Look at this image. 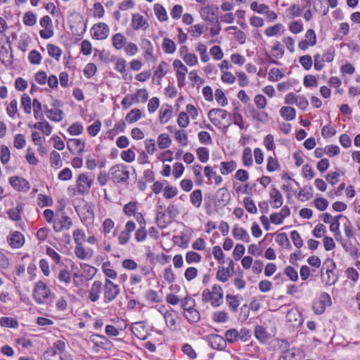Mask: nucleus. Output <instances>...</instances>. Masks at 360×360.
<instances>
[{"instance_id":"nucleus-27","label":"nucleus","mask_w":360,"mask_h":360,"mask_svg":"<svg viewBox=\"0 0 360 360\" xmlns=\"http://www.w3.org/2000/svg\"><path fill=\"white\" fill-rule=\"evenodd\" d=\"M184 316L188 320V321L191 323H197L200 319V314L199 311L195 308L186 310L184 312Z\"/></svg>"},{"instance_id":"nucleus-60","label":"nucleus","mask_w":360,"mask_h":360,"mask_svg":"<svg viewBox=\"0 0 360 360\" xmlns=\"http://www.w3.org/2000/svg\"><path fill=\"white\" fill-rule=\"evenodd\" d=\"M28 59L32 64L38 65L41 63V56L37 50H32L29 53Z\"/></svg>"},{"instance_id":"nucleus-51","label":"nucleus","mask_w":360,"mask_h":360,"mask_svg":"<svg viewBox=\"0 0 360 360\" xmlns=\"http://www.w3.org/2000/svg\"><path fill=\"white\" fill-rule=\"evenodd\" d=\"M68 132L73 136L79 135L83 131V126L79 122L72 124L68 129Z\"/></svg>"},{"instance_id":"nucleus-12","label":"nucleus","mask_w":360,"mask_h":360,"mask_svg":"<svg viewBox=\"0 0 360 360\" xmlns=\"http://www.w3.org/2000/svg\"><path fill=\"white\" fill-rule=\"evenodd\" d=\"M209 344L214 349L222 350L226 347V340L221 335L212 334L209 336Z\"/></svg>"},{"instance_id":"nucleus-29","label":"nucleus","mask_w":360,"mask_h":360,"mask_svg":"<svg viewBox=\"0 0 360 360\" xmlns=\"http://www.w3.org/2000/svg\"><path fill=\"white\" fill-rule=\"evenodd\" d=\"M280 113L286 121L294 120L296 115L295 110L293 108L286 106L281 108Z\"/></svg>"},{"instance_id":"nucleus-43","label":"nucleus","mask_w":360,"mask_h":360,"mask_svg":"<svg viewBox=\"0 0 360 360\" xmlns=\"http://www.w3.org/2000/svg\"><path fill=\"white\" fill-rule=\"evenodd\" d=\"M146 299L153 303H159L162 301V297L156 291L148 290L146 292Z\"/></svg>"},{"instance_id":"nucleus-41","label":"nucleus","mask_w":360,"mask_h":360,"mask_svg":"<svg viewBox=\"0 0 360 360\" xmlns=\"http://www.w3.org/2000/svg\"><path fill=\"white\" fill-rule=\"evenodd\" d=\"M231 273L229 272V269H226L223 266H219L217 272V278L221 281L226 282L231 277Z\"/></svg>"},{"instance_id":"nucleus-4","label":"nucleus","mask_w":360,"mask_h":360,"mask_svg":"<svg viewBox=\"0 0 360 360\" xmlns=\"http://www.w3.org/2000/svg\"><path fill=\"white\" fill-rule=\"evenodd\" d=\"M94 179L86 174H80L76 181L77 193L85 195L89 193Z\"/></svg>"},{"instance_id":"nucleus-39","label":"nucleus","mask_w":360,"mask_h":360,"mask_svg":"<svg viewBox=\"0 0 360 360\" xmlns=\"http://www.w3.org/2000/svg\"><path fill=\"white\" fill-rule=\"evenodd\" d=\"M162 49L167 53H173L176 51L175 43L169 38H165L162 43Z\"/></svg>"},{"instance_id":"nucleus-31","label":"nucleus","mask_w":360,"mask_h":360,"mask_svg":"<svg viewBox=\"0 0 360 360\" xmlns=\"http://www.w3.org/2000/svg\"><path fill=\"white\" fill-rule=\"evenodd\" d=\"M172 114V107L171 105H167L166 109H162L160 110L159 119L160 122L162 124L166 123L171 117Z\"/></svg>"},{"instance_id":"nucleus-49","label":"nucleus","mask_w":360,"mask_h":360,"mask_svg":"<svg viewBox=\"0 0 360 360\" xmlns=\"http://www.w3.org/2000/svg\"><path fill=\"white\" fill-rule=\"evenodd\" d=\"M50 162L52 167H60L62 166V161L60 154L53 150L50 154Z\"/></svg>"},{"instance_id":"nucleus-18","label":"nucleus","mask_w":360,"mask_h":360,"mask_svg":"<svg viewBox=\"0 0 360 360\" xmlns=\"http://www.w3.org/2000/svg\"><path fill=\"white\" fill-rule=\"evenodd\" d=\"M68 148L72 153H81L85 148V142L80 139H70L68 141Z\"/></svg>"},{"instance_id":"nucleus-36","label":"nucleus","mask_w":360,"mask_h":360,"mask_svg":"<svg viewBox=\"0 0 360 360\" xmlns=\"http://www.w3.org/2000/svg\"><path fill=\"white\" fill-rule=\"evenodd\" d=\"M171 143L172 141L167 134H161L158 138V144L161 149L168 148Z\"/></svg>"},{"instance_id":"nucleus-24","label":"nucleus","mask_w":360,"mask_h":360,"mask_svg":"<svg viewBox=\"0 0 360 360\" xmlns=\"http://www.w3.org/2000/svg\"><path fill=\"white\" fill-rule=\"evenodd\" d=\"M47 117L51 121L60 122L63 119V112L60 109H51L45 110Z\"/></svg>"},{"instance_id":"nucleus-9","label":"nucleus","mask_w":360,"mask_h":360,"mask_svg":"<svg viewBox=\"0 0 360 360\" xmlns=\"http://www.w3.org/2000/svg\"><path fill=\"white\" fill-rule=\"evenodd\" d=\"M131 27L134 30H139L140 29L146 30L149 27V24L147 19L143 15L139 13H135L132 15Z\"/></svg>"},{"instance_id":"nucleus-17","label":"nucleus","mask_w":360,"mask_h":360,"mask_svg":"<svg viewBox=\"0 0 360 360\" xmlns=\"http://www.w3.org/2000/svg\"><path fill=\"white\" fill-rule=\"evenodd\" d=\"M302 352L296 348H291L283 351L278 360H300Z\"/></svg>"},{"instance_id":"nucleus-61","label":"nucleus","mask_w":360,"mask_h":360,"mask_svg":"<svg viewBox=\"0 0 360 360\" xmlns=\"http://www.w3.org/2000/svg\"><path fill=\"white\" fill-rule=\"evenodd\" d=\"M195 304V300L191 298L189 296L186 297L185 298L181 300V307L184 310V312L186 310L194 308Z\"/></svg>"},{"instance_id":"nucleus-47","label":"nucleus","mask_w":360,"mask_h":360,"mask_svg":"<svg viewBox=\"0 0 360 360\" xmlns=\"http://www.w3.org/2000/svg\"><path fill=\"white\" fill-rule=\"evenodd\" d=\"M101 127V122L97 120L92 124L87 127V131L90 136H96L100 131Z\"/></svg>"},{"instance_id":"nucleus-53","label":"nucleus","mask_w":360,"mask_h":360,"mask_svg":"<svg viewBox=\"0 0 360 360\" xmlns=\"http://www.w3.org/2000/svg\"><path fill=\"white\" fill-rule=\"evenodd\" d=\"M168 69V64L165 61H161L157 70L155 72V75L159 77L160 78H162L167 74Z\"/></svg>"},{"instance_id":"nucleus-58","label":"nucleus","mask_w":360,"mask_h":360,"mask_svg":"<svg viewBox=\"0 0 360 360\" xmlns=\"http://www.w3.org/2000/svg\"><path fill=\"white\" fill-rule=\"evenodd\" d=\"M175 139L181 145L186 146L188 144L187 134L184 130H178L174 134Z\"/></svg>"},{"instance_id":"nucleus-46","label":"nucleus","mask_w":360,"mask_h":360,"mask_svg":"<svg viewBox=\"0 0 360 360\" xmlns=\"http://www.w3.org/2000/svg\"><path fill=\"white\" fill-rule=\"evenodd\" d=\"M110 262H105L102 265V269H103V273L105 274L106 276L112 278V279H115L117 278V272L110 269Z\"/></svg>"},{"instance_id":"nucleus-2","label":"nucleus","mask_w":360,"mask_h":360,"mask_svg":"<svg viewBox=\"0 0 360 360\" xmlns=\"http://www.w3.org/2000/svg\"><path fill=\"white\" fill-rule=\"evenodd\" d=\"M109 174L113 182L128 184L129 172L127 170V166L121 164L113 165L110 169Z\"/></svg>"},{"instance_id":"nucleus-62","label":"nucleus","mask_w":360,"mask_h":360,"mask_svg":"<svg viewBox=\"0 0 360 360\" xmlns=\"http://www.w3.org/2000/svg\"><path fill=\"white\" fill-rule=\"evenodd\" d=\"M302 66L307 70H309L312 66V58L309 55H304L299 58Z\"/></svg>"},{"instance_id":"nucleus-15","label":"nucleus","mask_w":360,"mask_h":360,"mask_svg":"<svg viewBox=\"0 0 360 360\" xmlns=\"http://www.w3.org/2000/svg\"><path fill=\"white\" fill-rule=\"evenodd\" d=\"M7 240L13 248H19L22 247L25 243L24 236L19 231H15L8 236Z\"/></svg>"},{"instance_id":"nucleus-44","label":"nucleus","mask_w":360,"mask_h":360,"mask_svg":"<svg viewBox=\"0 0 360 360\" xmlns=\"http://www.w3.org/2000/svg\"><path fill=\"white\" fill-rule=\"evenodd\" d=\"M201 255L193 251H188L186 254V261L188 264L198 263L201 261Z\"/></svg>"},{"instance_id":"nucleus-22","label":"nucleus","mask_w":360,"mask_h":360,"mask_svg":"<svg viewBox=\"0 0 360 360\" xmlns=\"http://www.w3.org/2000/svg\"><path fill=\"white\" fill-rule=\"evenodd\" d=\"M233 236L236 240H241L246 243L250 240L249 233L243 228L235 227L233 230Z\"/></svg>"},{"instance_id":"nucleus-14","label":"nucleus","mask_w":360,"mask_h":360,"mask_svg":"<svg viewBox=\"0 0 360 360\" xmlns=\"http://www.w3.org/2000/svg\"><path fill=\"white\" fill-rule=\"evenodd\" d=\"M103 288V285L101 281H95L89 290V299L95 302L98 300L100 294Z\"/></svg>"},{"instance_id":"nucleus-64","label":"nucleus","mask_w":360,"mask_h":360,"mask_svg":"<svg viewBox=\"0 0 360 360\" xmlns=\"http://www.w3.org/2000/svg\"><path fill=\"white\" fill-rule=\"evenodd\" d=\"M284 274L292 281H297L298 280L297 271L291 266H288L284 270Z\"/></svg>"},{"instance_id":"nucleus-59","label":"nucleus","mask_w":360,"mask_h":360,"mask_svg":"<svg viewBox=\"0 0 360 360\" xmlns=\"http://www.w3.org/2000/svg\"><path fill=\"white\" fill-rule=\"evenodd\" d=\"M212 254L214 257L218 261L219 264L224 263V254L220 246H214L212 249Z\"/></svg>"},{"instance_id":"nucleus-30","label":"nucleus","mask_w":360,"mask_h":360,"mask_svg":"<svg viewBox=\"0 0 360 360\" xmlns=\"http://www.w3.org/2000/svg\"><path fill=\"white\" fill-rule=\"evenodd\" d=\"M141 117V111L138 108H134L126 115L125 120L131 124L138 121Z\"/></svg>"},{"instance_id":"nucleus-11","label":"nucleus","mask_w":360,"mask_h":360,"mask_svg":"<svg viewBox=\"0 0 360 360\" xmlns=\"http://www.w3.org/2000/svg\"><path fill=\"white\" fill-rule=\"evenodd\" d=\"M131 330L140 340H146L148 337V331L143 322L134 323L131 326Z\"/></svg>"},{"instance_id":"nucleus-34","label":"nucleus","mask_w":360,"mask_h":360,"mask_svg":"<svg viewBox=\"0 0 360 360\" xmlns=\"http://www.w3.org/2000/svg\"><path fill=\"white\" fill-rule=\"evenodd\" d=\"M155 13L160 21H166L168 18L166 10L165 8L159 4H156L154 6Z\"/></svg>"},{"instance_id":"nucleus-26","label":"nucleus","mask_w":360,"mask_h":360,"mask_svg":"<svg viewBox=\"0 0 360 360\" xmlns=\"http://www.w3.org/2000/svg\"><path fill=\"white\" fill-rule=\"evenodd\" d=\"M112 43L116 49L120 50L127 44V39L121 33H116L112 37Z\"/></svg>"},{"instance_id":"nucleus-38","label":"nucleus","mask_w":360,"mask_h":360,"mask_svg":"<svg viewBox=\"0 0 360 360\" xmlns=\"http://www.w3.org/2000/svg\"><path fill=\"white\" fill-rule=\"evenodd\" d=\"M48 53L51 57L56 58L57 60H59L62 54V50L57 46L49 44L47 45Z\"/></svg>"},{"instance_id":"nucleus-54","label":"nucleus","mask_w":360,"mask_h":360,"mask_svg":"<svg viewBox=\"0 0 360 360\" xmlns=\"http://www.w3.org/2000/svg\"><path fill=\"white\" fill-rule=\"evenodd\" d=\"M276 240L280 245L285 247L286 248H290L291 247L290 240L285 233H279L276 236Z\"/></svg>"},{"instance_id":"nucleus-1","label":"nucleus","mask_w":360,"mask_h":360,"mask_svg":"<svg viewBox=\"0 0 360 360\" xmlns=\"http://www.w3.org/2000/svg\"><path fill=\"white\" fill-rule=\"evenodd\" d=\"M223 296L222 288L218 284H214L212 288V290L205 289L202 291V301L204 303L210 302L213 307H218L223 302Z\"/></svg>"},{"instance_id":"nucleus-6","label":"nucleus","mask_w":360,"mask_h":360,"mask_svg":"<svg viewBox=\"0 0 360 360\" xmlns=\"http://www.w3.org/2000/svg\"><path fill=\"white\" fill-rule=\"evenodd\" d=\"M218 7L216 5L212 4L206 6L200 9V14L204 20L208 21L210 24L217 22Z\"/></svg>"},{"instance_id":"nucleus-35","label":"nucleus","mask_w":360,"mask_h":360,"mask_svg":"<svg viewBox=\"0 0 360 360\" xmlns=\"http://www.w3.org/2000/svg\"><path fill=\"white\" fill-rule=\"evenodd\" d=\"M32 105L34 118L44 120V115L41 112L42 106L40 101L37 98H34Z\"/></svg>"},{"instance_id":"nucleus-13","label":"nucleus","mask_w":360,"mask_h":360,"mask_svg":"<svg viewBox=\"0 0 360 360\" xmlns=\"http://www.w3.org/2000/svg\"><path fill=\"white\" fill-rule=\"evenodd\" d=\"M216 198V204L220 207H224L229 202L231 195L228 190L222 187L217 191Z\"/></svg>"},{"instance_id":"nucleus-16","label":"nucleus","mask_w":360,"mask_h":360,"mask_svg":"<svg viewBox=\"0 0 360 360\" xmlns=\"http://www.w3.org/2000/svg\"><path fill=\"white\" fill-rule=\"evenodd\" d=\"M72 225V219L65 214L59 219L58 221L53 224V229L56 232H60L64 229L68 230Z\"/></svg>"},{"instance_id":"nucleus-33","label":"nucleus","mask_w":360,"mask_h":360,"mask_svg":"<svg viewBox=\"0 0 360 360\" xmlns=\"http://www.w3.org/2000/svg\"><path fill=\"white\" fill-rule=\"evenodd\" d=\"M343 216L342 214H339L333 218V221L330 222V230L333 232L335 234V238L337 240H338V236L340 235V222L339 219L342 218Z\"/></svg>"},{"instance_id":"nucleus-37","label":"nucleus","mask_w":360,"mask_h":360,"mask_svg":"<svg viewBox=\"0 0 360 360\" xmlns=\"http://www.w3.org/2000/svg\"><path fill=\"white\" fill-rule=\"evenodd\" d=\"M240 339V333L236 329H229L225 333L226 342L233 343Z\"/></svg>"},{"instance_id":"nucleus-10","label":"nucleus","mask_w":360,"mask_h":360,"mask_svg":"<svg viewBox=\"0 0 360 360\" xmlns=\"http://www.w3.org/2000/svg\"><path fill=\"white\" fill-rule=\"evenodd\" d=\"M9 182L13 188L19 191H27L30 187L29 182L26 179L18 176H11L9 179Z\"/></svg>"},{"instance_id":"nucleus-8","label":"nucleus","mask_w":360,"mask_h":360,"mask_svg":"<svg viewBox=\"0 0 360 360\" xmlns=\"http://www.w3.org/2000/svg\"><path fill=\"white\" fill-rule=\"evenodd\" d=\"M229 115L226 110L224 109H212L208 112V117L210 120L218 127H221L220 120H225Z\"/></svg>"},{"instance_id":"nucleus-56","label":"nucleus","mask_w":360,"mask_h":360,"mask_svg":"<svg viewBox=\"0 0 360 360\" xmlns=\"http://www.w3.org/2000/svg\"><path fill=\"white\" fill-rule=\"evenodd\" d=\"M303 11V9L300 8L298 6L294 4L291 6L287 10L288 16L290 17V18H293L295 17H299L302 15V13Z\"/></svg>"},{"instance_id":"nucleus-20","label":"nucleus","mask_w":360,"mask_h":360,"mask_svg":"<svg viewBox=\"0 0 360 360\" xmlns=\"http://www.w3.org/2000/svg\"><path fill=\"white\" fill-rule=\"evenodd\" d=\"M65 347V345L63 341L57 340L53 344V347H51L46 352V354L47 355L48 357H58V354L64 352Z\"/></svg>"},{"instance_id":"nucleus-7","label":"nucleus","mask_w":360,"mask_h":360,"mask_svg":"<svg viewBox=\"0 0 360 360\" xmlns=\"http://www.w3.org/2000/svg\"><path fill=\"white\" fill-rule=\"evenodd\" d=\"M109 27L104 22L95 24L91 29L93 38L97 40L105 39L109 34Z\"/></svg>"},{"instance_id":"nucleus-42","label":"nucleus","mask_w":360,"mask_h":360,"mask_svg":"<svg viewBox=\"0 0 360 360\" xmlns=\"http://www.w3.org/2000/svg\"><path fill=\"white\" fill-rule=\"evenodd\" d=\"M243 203L246 210L251 214H256L257 208L250 197H245L243 200Z\"/></svg>"},{"instance_id":"nucleus-21","label":"nucleus","mask_w":360,"mask_h":360,"mask_svg":"<svg viewBox=\"0 0 360 360\" xmlns=\"http://www.w3.org/2000/svg\"><path fill=\"white\" fill-rule=\"evenodd\" d=\"M131 98L135 103H146L148 98V93L145 89H138L135 94H130Z\"/></svg>"},{"instance_id":"nucleus-3","label":"nucleus","mask_w":360,"mask_h":360,"mask_svg":"<svg viewBox=\"0 0 360 360\" xmlns=\"http://www.w3.org/2000/svg\"><path fill=\"white\" fill-rule=\"evenodd\" d=\"M103 289V302L105 304L112 302L120 293V287L108 278H105Z\"/></svg>"},{"instance_id":"nucleus-19","label":"nucleus","mask_w":360,"mask_h":360,"mask_svg":"<svg viewBox=\"0 0 360 360\" xmlns=\"http://www.w3.org/2000/svg\"><path fill=\"white\" fill-rule=\"evenodd\" d=\"M269 197L271 198L273 207L278 208L283 205V195L281 192L273 186L269 193Z\"/></svg>"},{"instance_id":"nucleus-23","label":"nucleus","mask_w":360,"mask_h":360,"mask_svg":"<svg viewBox=\"0 0 360 360\" xmlns=\"http://www.w3.org/2000/svg\"><path fill=\"white\" fill-rule=\"evenodd\" d=\"M255 335L260 342H264L270 338V334L262 326H256L255 327Z\"/></svg>"},{"instance_id":"nucleus-5","label":"nucleus","mask_w":360,"mask_h":360,"mask_svg":"<svg viewBox=\"0 0 360 360\" xmlns=\"http://www.w3.org/2000/svg\"><path fill=\"white\" fill-rule=\"evenodd\" d=\"M34 297L38 304H43L50 294V290L45 283L39 281L34 289Z\"/></svg>"},{"instance_id":"nucleus-50","label":"nucleus","mask_w":360,"mask_h":360,"mask_svg":"<svg viewBox=\"0 0 360 360\" xmlns=\"http://www.w3.org/2000/svg\"><path fill=\"white\" fill-rule=\"evenodd\" d=\"M137 210V203L136 202H129L126 204L123 207V212L127 216H131L136 214Z\"/></svg>"},{"instance_id":"nucleus-45","label":"nucleus","mask_w":360,"mask_h":360,"mask_svg":"<svg viewBox=\"0 0 360 360\" xmlns=\"http://www.w3.org/2000/svg\"><path fill=\"white\" fill-rule=\"evenodd\" d=\"M243 163L245 166L249 167L252 164V150L247 147L243 150Z\"/></svg>"},{"instance_id":"nucleus-48","label":"nucleus","mask_w":360,"mask_h":360,"mask_svg":"<svg viewBox=\"0 0 360 360\" xmlns=\"http://www.w3.org/2000/svg\"><path fill=\"white\" fill-rule=\"evenodd\" d=\"M212 320L216 323H225L228 320L227 313L224 311H217L213 313Z\"/></svg>"},{"instance_id":"nucleus-32","label":"nucleus","mask_w":360,"mask_h":360,"mask_svg":"<svg viewBox=\"0 0 360 360\" xmlns=\"http://www.w3.org/2000/svg\"><path fill=\"white\" fill-rule=\"evenodd\" d=\"M191 202L196 207L201 205L202 196V191L200 189L195 190L192 192L190 196Z\"/></svg>"},{"instance_id":"nucleus-28","label":"nucleus","mask_w":360,"mask_h":360,"mask_svg":"<svg viewBox=\"0 0 360 360\" xmlns=\"http://www.w3.org/2000/svg\"><path fill=\"white\" fill-rule=\"evenodd\" d=\"M237 164L235 161L231 160L230 162H221L220 172L223 175H226L236 169Z\"/></svg>"},{"instance_id":"nucleus-55","label":"nucleus","mask_w":360,"mask_h":360,"mask_svg":"<svg viewBox=\"0 0 360 360\" xmlns=\"http://www.w3.org/2000/svg\"><path fill=\"white\" fill-rule=\"evenodd\" d=\"M250 8L252 11H254L258 13H260V14H264V13H267L268 9H269V8L267 5L264 4L259 5L258 3L256 1H253L250 4Z\"/></svg>"},{"instance_id":"nucleus-40","label":"nucleus","mask_w":360,"mask_h":360,"mask_svg":"<svg viewBox=\"0 0 360 360\" xmlns=\"http://www.w3.org/2000/svg\"><path fill=\"white\" fill-rule=\"evenodd\" d=\"M0 325L2 327L17 328L18 322L15 318L12 317H2L0 320Z\"/></svg>"},{"instance_id":"nucleus-63","label":"nucleus","mask_w":360,"mask_h":360,"mask_svg":"<svg viewBox=\"0 0 360 360\" xmlns=\"http://www.w3.org/2000/svg\"><path fill=\"white\" fill-rule=\"evenodd\" d=\"M290 237L292 240V243L297 248H300L303 245V240L300 237V235L297 232V231L294 230L290 233Z\"/></svg>"},{"instance_id":"nucleus-52","label":"nucleus","mask_w":360,"mask_h":360,"mask_svg":"<svg viewBox=\"0 0 360 360\" xmlns=\"http://www.w3.org/2000/svg\"><path fill=\"white\" fill-rule=\"evenodd\" d=\"M37 22L36 15L31 11L25 13L23 16V22L27 26H33Z\"/></svg>"},{"instance_id":"nucleus-25","label":"nucleus","mask_w":360,"mask_h":360,"mask_svg":"<svg viewBox=\"0 0 360 360\" xmlns=\"http://www.w3.org/2000/svg\"><path fill=\"white\" fill-rule=\"evenodd\" d=\"M226 301L232 311L236 312L238 311V308L240 305L238 295L228 294L226 295Z\"/></svg>"},{"instance_id":"nucleus-57","label":"nucleus","mask_w":360,"mask_h":360,"mask_svg":"<svg viewBox=\"0 0 360 360\" xmlns=\"http://www.w3.org/2000/svg\"><path fill=\"white\" fill-rule=\"evenodd\" d=\"M21 105L27 114L31 113V99L27 94H23L21 98Z\"/></svg>"}]
</instances>
